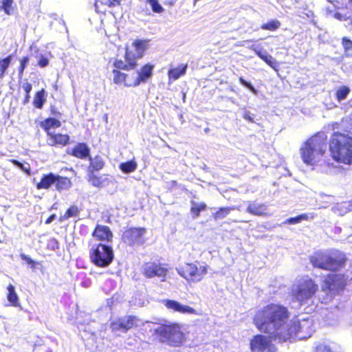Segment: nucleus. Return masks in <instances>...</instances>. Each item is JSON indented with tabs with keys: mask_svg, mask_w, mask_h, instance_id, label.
<instances>
[{
	"mask_svg": "<svg viewBox=\"0 0 352 352\" xmlns=\"http://www.w3.org/2000/svg\"><path fill=\"white\" fill-rule=\"evenodd\" d=\"M314 352H333V351L328 344L319 343L315 346Z\"/></svg>",
	"mask_w": 352,
	"mask_h": 352,
	"instance_id": "nucleus-42",
	"label": "nucleus"
},
{
	"mask_svg": "<svg viewBox=\"0 0 352 352\" xmlns=\"http://www.w3.org/2000/svg\"><path fill=\"white\" fill-rule=\"evenodd\" d=\"M251 50L254 52V54L258 57L263 60L270 67H271L276 71L278 70V64L277 61L270 54L267 53H263L261 50L255 47L254 46H252Z\"/></svg>",
	"mask_w": 352,
	"mask_h": 352,
	"instance_id": "nucleus-21",
	"label": "nucleus"
},
{
	"mask_svg": "<svg viewBox=\"0 0 352 352\" xmlns=\"http://www.w3.org/2000/svg\"><path fill=\"white\" fill-rule=\"evenodd\" d=\"M20 257L21 258L25 261L28 265H30V267L32 268V269H35L37 267V266L38 265H40L39 263L34 261L32 258H30L29 256L26 255V254H21L20 255Z\"/></svg>",
	"mask_w": 352,
	"mask_h": 352,
	"instance_id": "nucleus-41",
	"label": "nucleus"
},
{
	"mask_svg": "<svg viewBox=\"0 0 352 352\" xmlns=\"http://www.w3.org/2000/svg\"><path fill=\"white\" fill-rule=\"evenodd\" d=\"M72 183L71 179L65 176H61L56 174L54 187L56 190L58 192H62L63 190H67L72 186Z\"/></svg>",
	"mask_w": 352,
	"mask_h": 352,
	"instance_id": "nucleus-22",
	"label": "nucleus"
},
{
	"mask_svg": "<svg viewBox=\"0 0 352 352\" xmlns=\"http://www.w3.org/2000/svg\"><path fill=\"white\" fill-rule=\"evenodd\" d=\"M29 61H30V58H29L28 56H23L20 59V61H19L20 63H19V65L18 67L19 76H22L23 75L24 71L26 69V67L29 63Z\"/></svg>",
	"mask_w": 352,
	"mask_h": 352,
	"instance_id": "nucleus-39",
	"label": "nucleus"
},
{
	"mask_svg": "<svg viewBox=\"0 0 352 352\" xmlns=\"http://www.w3.org/2000/svg\"><path fill=\"white\" fill-rule=\"evenodd\" d=\"M146 232L145 228L129 227L124 230L121 239L124 243L131 247L142 245L145 243Z\"/></svg>",
	"mask_w": 352,
	"mask_h": 352,
	"instance_id": "nucleus-11",
	"label": "nucleus"
},
{
	"mask_svg": "<svg viewBox=\"0 0 352 352\" xmlns=\"http://www.w3.org/2000/svg\"><path fill=\"white\" fill-rule=\"evenodd\" d=\"M8 293H7V299L10 302V304L14 307H17L19 305V298L15 292V289L14 285L12 284H9L7 287Z\"/></svg>",
	"mask_w": 352,
	"mask_h": 352,
	"instance_id": "nucleus-26",
	"label": "nucleus"
},
{
	"mask_svg": "<svg viewBox=\"0 0 352 352\" xmlns=\"http://www.w3.org/2000/svg\"><path fill=\"white\" fill-rule=\"evenodd\" d=\"M122 0H96L95 10L97 13L106 14L108 9L111 7H116L120 5Z\"/></svg>",
	"mask_w": 352,
	"mask_h": 352,
	"instance_id": "nucleus-18",
	"label": "nucleus"
},
{
	"mask_svg": "<svg viewBox=\"0 0 352 352\" xmlns=\"http://www.w3.org/2000/svg\"><path fill=\"white\" fill-rule=\"evenodd\" d=\"M56 217V214H51L46 220H45V223L46 224H50Z\"/></svg>",
	"mask_w": 352,
	"mask_h": 352,
	"instance_id": "nucleus-48",
	"label": "nucleus"
},
{
	"mask_svg": "<svg viewBox=\"0 0 352 352\" xmlns=\"http://www.w3.org/2000/svg\"><path fill=\"white\" fill-rule=\"evenodd\" d=\"M327 144L320 138H311L305 141L300 148V156L306 164L313 165L326 151Z\"/></svg>",
	"mask_w": 352,
	"mask_h": 352,
	"instance_id": "nucleus-7",
	"label": "nucleus"
},
{
	"mask_svg": "<svg viewBox=\"0 0 352 352\" xmlns=\"http://www.w3.org/2000/svg\"><path fill=\"white\" fill-rule=\"evenodd\" d=\"M253 323L258 331L267 335L256 334L250 341L251 352H276L272 342L291 341L298 334L305 337L311 331L309 320H291L289 309L280 303L270 302L259 309L253 317Z\"/></svg>",
	"mask_w": 352,
	"mask_h": 352,
	"instance_id": "nucleus-1",
	"label": "nucleus"
},
{
	"mask_svg": "<svg viewBox=\"0 0 352 352\" xmlns=\"http://www.w3.org/2000/svg\"><path fill=\"white\" fill-rule=\"evenodd\" d=\"M12 60L10 55L0 59V79H3L9 68Z\"/></svg>",
	"mask_w": 352,
	"mask_h": 352,
	"instance_id": "nucleus-31",
	"label": "nucleus"
},
{
	"mask_svg": "<svg viewBox=\"0 0 352 352\" xmlns=\"http://www.w3.org/2000/svg\"><path fill=\"white\" fill-rule=\"evenodd\" d=\"M182 324L176 322L164 323L154 329V334L159 342L166 343L170 346L179 347L186 340V334L182 331Z\"/></svg>",
	"mask_w": 352,
	"mask_h": 352,
	"instance_id": "nucleus-5",
	"label": "nucleus"
},
{
	"mask_svg": "<svg viewBox=\"0 0 352 352\" xmlns=\"http://www.w3.org/2000/svg\"><path fill=\"white\" fill-rule=\"evenodd\" d=\"M207 206L204 202L196 203L191 201L190 213L193 218H197L200 215V212L206 210Z\"/></svg>",
	"mask_w": 352,
	"mask_h": 352,
	"instance_id": "nucleus-27",
	"label": "nucleus"
},
{
	"mask_svg": "<svg viewBox=\"0 0 352 352\" xmlns=\"http://www.w3.org/2000/svg\"><path fill=\"white\" fill-rule=\"evenodd\" d=\"M149 40L135 39L131 43V48L126 46L124 60L116 58L113 60L112 70L113 81L116 85H122L127 87H135L141 83L146 82L153 76L154 65H143L137 72V76L129 74L122 71L136 69L138 60L141 59L148 47Z\"/></svg>",
	"mask_w": 352,
	"mask_h": 352,
	"instance_id": "nucleus-2",
	"label": "nucleus"
},
{
	"mask_svg": "<svg viewBox=\"0 0 352 352\" xmlns=\"http://www.w3.org/2000/svg\"><path fill=\"white\" fill-rule=\"evenodd\" d=\"M342 44L344 52L347 54L352 56V41L346 37H343L342 38Z\"/></svg>",
	"mask_w": 352,
	"mask_h": 352,
	"instance_id": "nucleus-40",
	"label": "nucleus"
},
{
	"mask_svg": "<svg viewBox=\"0 0 352 352\" xmlns=\"http://www.w3.org/2000/svg\"><path fill=\"white\" fill-rule=\"evenodd\" d=\"M235 207H221L214 213L212 217L215 220L222 219L230 214L232 210H234Z\"/></svg>",
	"mask_w": 352,
	"mask_h": 352,
	"instance_id": "nucleus-33",
	"label": "nucleus"
},
{
	"mask_svg": "<svg viewBox=\"0 0 352 352\" xmlns=\"http://www.w3.org/2000/svg\"><path fill=\"white\" fill-rule=\"evenodd\" d=\"M87 180L92 186L95 187L102 186L103 182L101 177L95 175L94 173H89Z\"/></svg>",
	"mask_w": 352,
	"mask_h": 352,
	"instance_id": "nucleus-37",
	"label": "nucleus"
},
{
	"mask_svg": "<svg viewBox=\"0 0 352 352\" xmlns=\"http://www.w3.org/2000/svg\"><path fill=\"white\" fill-rule=\"evenodd\" d=\"M164 305L168 309L172 310L175 312H178L182 314H197L196 309H195L193 307L187 305H182L179 302L175 300H164Z\"/></svg>",
	"mask_w": 352,
	"mask_h": 352,
	"instance_id": "nucleus-15",
	"label": "nucleus"
},
{
	"mask_svg": "<svg viewBox=\"0 0 352 352\" xmlns=\"http://www.w3.org/2000/svg\"><path fill=\"white\" fill-rule=\"evenodd\" d=\"M309 260L314 268L336 272L346 266L348 258L344 252L331 249L316 250L309 256Z\"/></svg>",
	"mask_w": 352,
	"mask_h": 352,
	"instance_id": "nucleus-3",
	"label": "nucleus"
},
{
	"mask_svg": "<svg viewBox=\"0 0 352 352\" xmlns=\"http://www.w3.org/2000/svg\"><path fill=\"white\" fill-rule=\"evenodd\" d=\"M23 88L25 94H30L32 86L31 83L27 82L23 85Z\"/></svg>",
	"mask_w": 352,
	"mask_h": 352,
	"instance_id": "nucleus-46",
	"label": "nucleus"
},
{
	"mask_svg": "<svg viewBox=\"0 0 352 352\" xmlns=\"http://www.w3.org/2000/svg\"><path fill=\"white\" fill-rule=\"evenodd\" d=\"M314 217V214L309 215L307 213L300 214L296 217H289L287 219L284 223L285 224H296L302 221H308L310 219H313Z\"/></svg>",
	"mask_w": 352,
	"mask_h": 352,
	"instance_id": "nucleus-28",
	"label": "nucleus"
},
{
	"mask_svg": "<svg viewBox=\"0 0 352 352\" xmlns=\"http://www.w3.org/2000/svg\"><path fill=\"white\" fill-rule=\"evenodd\" d=\"M81 209L76 205L72 204L66 210L65 213L60 217L59 221H63L72 217H76L78 216Z\"/></svg>",
	"mask_w": 352,
	"mask_h": 352,
	"instance_id": "nucleus-25",
	"label": "nucleus"
},
{
	"mask_svg": "<svg viewBox=\"0 0 352 352\" xmlns=\"http://www.w3.org/2000/svg\"><path fill=\"white\" fill-rule=\"evenodd\" d=\"M138 318L135 316L130 315L124 318H119L110 323V327L113 331L127 332L132 328L137 327Z\"/></svg>",
	"mask_w": 352,
	"mask_h": 352,
	"instance_id": "nucleus-13",
	"label": "nucleus"
},
{
	"mask_svg": "<svg viewBox=\"0 0 352 352\" xmlns=\"http://www.w3.org/2000/svg\"><path fill=\"white\" fill-rule=\"evenodd\" d=\"M145 1L150 4L153 12L161 14L164 11V8L160 4L158 0H145Z\"/></svg>",
	"mask_w": 352,
	"mask_h": 352,
	"instance_id": "nucleus-38",
	"label": "nucleus"
},
{
	"mask_svg": "<svg viewBox=\"0 0 352 352\" xmlns=\"http://www.w3.org/2000/svg\"><path fill=\"white\" fill-rule=\"evenodd\" d=\"M351 89L349 87L343 85L336 89L335 93L336 98L338 101H342L344 100L349 94Z\"/></svg>",
	"mask_w": 352,
	"mask_h": 352,
	"instance_id": "nucleus-34",
	"label": "nucleus"
},
{
	"mask_svg": "<svg viewBox=\"0 0 352 352\" xmlns=\"http://www.w3.org/2000/svg\"><path fill=\"white\" fill-rule=\"evenodd\" d=\"M30 94H25V97H24V99H23V104H27L28 102H29L30 101Z\"/></svg>",
	"mask_w": 352,
	"mask_h": 352,
	"instance_id": "nucleus-50",
	"label": "nucleus"
},
{
	"mask_svg": "<svg viewBox=\"0 0 352 352\" xmlns=\"http://www.w3.org/2000/svg\"><path fill=\"white\" fill-rule=\"evenodd\" d=\"M14 0H1L0 12L3 11L6 15H11L14 12Z\"/></svg>",
	"mask_w": 352,
	"mask_h": 352,
	"instance_id": "nucleus-30",
	"label": "nucleus"
},
{
	"mask_svg": "<svg viewBox=\"0 0 352 352\" xmlns=\"http://www.w3.org/2000/svg\"><path fill=\"white\" fill-rule=\"evenodd\" d=\"M168 272V265L157 261H148L144 263L142 273L146 278L155 277L165 280Z\"/></svg>",
	"mask_w": 352,
	"mask_h": 352,
	"instance_id": "nucleus-12",
	"label": "nucleus"
},
{
	"mask_svg": "<svg viewBox=\"0 0 352 352\" xmlns=\"http://www.w3.org/2000/svg\"><path fill=\"white\" fill-rule=\"evenodd\" d=\"M49 65V60L45 56L41 55L38 61V65L40 67H45Z\"/></svg>",
	"mask_w": 352,
	"mask_h": 352,
	"instance_id": "nucleus-45",
	"label": "nucleus"
},
{
	"mask_svg": "<svg viewBox=\"0 0 352 352\" xmlns=\"http://www.w3.org/2000/svg\"><path fill=\"white\" fill-rule=\"evenodd\" d=\"M239 81L242 85L248 88L253 94H257V90L252 86V85L250 82L246 81L242 76L239 78Z\"/></svg>",
	"mask_w": 352,
	"mask_h": 352,
	"instance_id": "nucleus-43",
	"label": "nucleus"
},
{
	"mask_svg": "<svg viewBox=\"0 0 352 352\" xmlns=\"http://www.w3.org/2000/svg\"><path fill=\"white\" fill-rule=\"evenodd\" d=\"M329 148L335 161L347 165L352 164V135L338 131L333 133Z\"/></svg>",
	"mask_w": 352,
	"mask_h": 352,
	"instance_id": "nucleus-4",
	"label": "nucleus"
},
{
	"mask_svg": "<svg viewBox=\"0 0 352 352\" xmlns=\"http://www.w3.org/2000/svg\"><path fill=\"white\" fill-rule=\"evenodd\" d=\"M10 162L13 164H14L16 166H18L20 169H21L24 172H25L27 173H30V167L29 166L28 168L25 167L24 165L21 162H19V161H18L16 160H14V159L10 160Z\"/></svg>",
	"mask_w": 352,
	"mask_h": 352,
	"instance_id": "nucleus-44",
	"label": "nucleus"
},
{
	"mask_svg": "<svg viewBox=\"0 0 352 352\" xmlns=\"http://www.w3.org/2000/svg\"><path fill=\"white\" fill-rule=\"evenodd\" d=\"M198 261L184 263L177 270L178 274L189 283L201 281L208 273V265L206 263L198 266Z\"/></svg>",
	"mask_w": 352,
	"mask_h": 352,
	"instance_id": "nucleus-9",
	"label": "nucleus"
},
{
	"mask_svg": "<svg viewBox=\"0 0 352 352\" xmlns=\"http://www.w3.org/2000/svg\"><path fill=\"white\" fill-rule=\"evenodd\" d=\"M267 205L263 203H258L256 201H250L246 208V211L248 213L258 217L267 216Z\"/></svg>",
	"mask_w": 352,
	"mask_h": 352,
	"instance_id": "nucleus-19",
	"label": "nucleus"
},
{
	"mask_svg": "<svg viewBox=\"0 0 352 352\" xmlns=\"http://www.w3.org/2000/svg\"><path fill=\"white\" fill-rule=\"evenodd\" d=\"M243 118L250 122H254L253 118L251 116V113L250 111L245 112L243 116Z\"/></svg>",
	"mask_w": 352,
	"mask_h": 352,
	"instance_id": "nucleus-47",
	"label": "nucleus"
},
{
	"mask_svg": "<svg viewBox=\"0 0 352 352\" xmlns=\"http://www.w3.org/2000/svg\"><path fill=\"white\" fill-rule=\"evenodd\" d=\"M56 174L52 172L43 174L38 182L36 184V188L38 190H48L53 185L54 186Z\"/></svg>",
	"mask_w": 352,
	"mask_h": 352,
	"instance_id": "nucleus-20",
	"label": "nucleus"
},
{
	"mask_svg": "<svg viewBox=\"0 0 352 352\" xmlns=\"http://www.w3.org/2000/svg\"><path fill=\"white\" fill-rule=\"evenodd\" d=\"M120 168L124 173H132L137 168V164L133 160L127 161L120 164Z\"/></svg>",
	"mask_w": 352,
	"mask_h": 352,
	"instance_id": "nucleus-36",
	"label": "nucleus"
},
{
	"mask_svg": "<svg viewBox=\"0 0 352 352\" xmlns=\"http://www.w3.org/2000/svg\"><path fill=\"white\" fill-rule=\"evenodd\" d=\"M104 166V162L103 160L98 156L95 157L94 161L91 162L89 166V173H94L96 171H99L103 168Z\"/></svg>",
	"mask_w": 352,
	"mask_h": 352,
	"instance_id": "nucleus-32",
	"label": "nucleus"
},
{
	"mask_svg": "<svg viewBox=\"0 0 352 352\" xmlns=\"http://www.w3.org/2000/svg\"><path fill=\"white\" fill-rule=\"evenodd\" d=\"M89 258L91 263L98 267L109 266L114 260V252L111 245L97 243L91 245L89 251Z\"/></svg>",
	"mask_w": 352,
	"mask_h": 352,
	"instance_id": "nucleus-8",
	"label": "nucleus"
},
{
	"mask_svg": "<svg viewBox=\"0 0 352 352\" xmlns=\"http://www.w3.org/2000/svg\"><path fill=\"white\" fill-rule=\"evenodd\" d=\"M45 91L44 89H41L37 91L34 96L33 104L37 109H42L45 102Z\"/></svg>",
	"mask_w": 352,
	"mask_h": 352,
	"instance_id": "nucleus-29",
	"label": "nucleus"
},
{
	"mask_svg": "<svg viewBox=\"0 0 352 352\" xmlns=\"http://www.w3.org/2000/svg\"><path fill=\"white\" fill-rule=\"evenodd\" d=\"M318 289L317 283L309 276L305 275L298 279L293 286L291 296L294 300L302 305L315 296Z\"/></svg>",
	"mask_w": 352,
	"mask_h": 352,
	"instance_id": "nucleus-6",
	"label": "nucleus"
},
{
	"mask_svg": "<svg viewBox=\"0 0 352 352\" xmlns=\"http://www.w3.org/2000/svg\"><path fill=\"white\" fill-rule=\"evenodd\" d=\"M47 136L48 144L51 146L65 147L71 143L70 137L67 134L53 132Z\"/></svg>",
	"mask_w": 352,
	"mask_h": 352,
	"instance_id": "nucleus-16",
	"label": "nucleus"
},
{
	"mask_svg": "<svg viewBox=\"0 0 352 352\" xmlns=\"http://www.w3.org/2000/svg\"><path fill=\"white\" fill-rule=\"evenodd\" d=\"M52 243H53V244H52V248L53 250H57V249H58V248H59V245H58V243L57 240H56V239H52Z\"/></svg>",
	"mask_w": 352,
	"mask_h": 352,
	"instance_id": "nucleus-49",
	"label": "nucleus"
},
{
	"mask_svg": "<svg viewBox=\"0 0 352 352\" xmlns=\"http://www.w3.org/2000/svg\"><path fill=\"white\" fill-rule=\"evenodd\" d=\"M188 67V64L180 65L178 67L171 68L168 71V77L170 80H176L184 76Z\"/></svg>",
	"mask_w": 352,
	"mask_h": 352,
	"instance_id": "nucleus-24",
	"label": "nucleus"
},
{
	"mask_svg": "<svg viewBox=\"0 0 352 352\" xmlns=\"http://www.w3.org/2000/svg\"><path fill=\"white\" fill-rule=\"evenodd\" d=\"M347 284V279L344 274H328L323 280L322 290L332 295L342 292Z\"/></svg>",
	"mask_w": 352,
	"mask_h": 352,
	"instance_id": "nucleus-10",
	"label": "nucleus"
},
{
	"mask_svg": "<svg viewBox=\"0 0 352 352\" xmlns=\"http://www.w3.org/2000/svg\"><path fill=\"white\" fill-rule=\"evenodd\" d=\"M280 22L277 19H272L267 23H263L261 28L264 30L275 31L280 27Z\"/></svg>",
	"mask_w": 352,
	"mask_h": 352,
	"instance_id": "nucleus-35",
	"label": "nucleus"
},
{
	"mask_svg": "<svg viewBox=\"0 0 352 352\" xmlns=\"http://www.w3.org/2000/svg\"><path fill=\"white\" fill-rule=\"evenodd\" d=\"M91 236L98 243L107 244L111 243L113 238V234L110 228L100 224H96L91 232Z\"/></svg>",
	"mask_w": 352,
	"mask_h": 352,
	"instance_id": "nucleus-14",
	"label": "nucleus"
},
{
	"mask_svg": "<svg viewBox=\"0 0 352 352\" xmlns=\"http://www.w3.org/2000/svg\"><path fill=\"white\" fill-rule=\"evenodd\" d=\"M67 154L78 159H86L90 157V148L85 142L77 143L70 151H67Z\"/></svg>",
	"mask_w": 352,
	"mask_h": 352,
	"instance_id": "nucleus-17",
	"label": "nucleus"
},
{
	"mask_svg": "<svg viewBox=\"0 0 352 352\" xmlns=\"http://www.w3.org/2000/svg\"><path fill=\"white\" fill-rule=\"evenodd\" d=\"M41 127L45 131L46 135L52 133V129L59 128L61 126V122L55 118H47L43 120L40 124Z\"/></svg>",
	"mask_w": 352,
	"mask_h": 352,
	"instance_id": "nucleus-23",
	"label": "nucleus"
}]
</instances>
